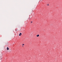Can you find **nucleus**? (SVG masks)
I'll return each instance as SVG.
<instances>
[{
  "mask_svg": "<svg viewBox=\"0 0 62 62\" xmlns=\"http://www.w3.org/2000/svg\"><path fill=\"white\" fill-rule=\"evenodd\" d=\"M21 35H22V33H20V34H19V36H21Z\"/></svg>",
  "mask_w": 62,
  "mask_h": 62,
  "instance_id": "f257e3e1",
  "label": "nucleus"
},
{
  "mask_svg": "<svg viewBox=\"0 0 62 62\" xmlns=\"http://www.w3.org/2000/svg\"><path fill=\"white\" fill-rule=\"evenodd\" d=\"M39 35L38 34V35H37V37H39Z\"/></svg>",
  "mask_w": 62,
  "mask_h": 62,
  "instance_id": "f03ea898",
  "label": "nucleus"
},
{
  "mask_svg": "<svg viewBox=\"0 0 62 62\" xmlns=\"http://www.w3.org/2000/svg\"><path fill=\"white\" fill-rule=\"evenodd\" d=\"M7 50H9V48H8V47H7Z\"/></svg>",
  "mask_w": 62,
  "mask_h": 62,
  "instance_id": "7ed1b4c3",
  "label": "nucleus"
},
{
  "mask_svg": "<svg viewBox=\"0 0 62 62\" xmlns=\"http://www.w3.org/2000/svg\"><path fill=\"white\" fill-rule=\"evenodd\" d=\"M24 45V44H23V45Z\"/></svg>",
  "mask_w": 62,
  "mask_h": 62,
  "instance_id": "20e7f679",
  "label": "nucleus"
},
{
  "mask_svg": "<svg viewBox=\"0 0 62 62\" xmlns=\"http://www.w3.org/2000/svg\"><path fill=\"white\" fill-rule=\"evenodd\" d=\"M33 22H31V23H32Z\"/></svg>",
  "mask_w": 62,
  "mask_h": 62,
  "instance_id": "39448f33",
  "label": "nucleus"
},
{
  "mask_svg": "<svg viewBox=\"0 0 62 62\" xmlns=\"http://www.w3.org/2000/svg\"><path fill=\"white\" fill-rule=\"evenodd\" d=\"M49 5H48V4H47V6H49Z\"/></svg>",
  "mask_w": 62,
  "mask_h": 62,
  "instance_id": "423d86ee",
  "label": "nucleus"
},
{
  "mask_svg": "<svg viewBox=\"0 0 62 62\" xmlns=\"http://www.w3.org/2000/svg\"><path fill=\"white\" fill-rule=\"evenodd\" d=\"M17 30H16V31H17Z\"/></svg>",
  "mask_w": 62,
  "mask_h": 62,
  "instance_id": "0eeeda50",
  "label": "nucleus"
},
{
  "mask_svg": "<svg viewBox=\"0 0 62 62\" xmlns=\"http://www.w3.org/2000/svg\"><path fill=\"white\" fill-rule=\"evenodd\" d=\"M23 47V46H22Z\"/></svg>",
  "mask_w": 62,
  "mask_h": 62,
  "instance_id": "6e6552de",
  "label": "nucleus"
}]
</instances>
